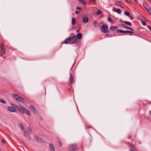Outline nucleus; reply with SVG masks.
I'll list each match as a JSON object with an SVG mask.
<instances>
[{
	"mask_svg": "<svg viewBox=\"0 0 151 151\" xmlns=\"http://www.w3.org/2000/svg\"><path fill=\"white\" fill-rule=\"evenodd\" d=\"M34 138L35 140L38 142L41 143L43 142V141L41 138H39L38 136L36 135H35Z\"/></svg>",
	"mask_w": 151,
	"mask_h": 151,
	"instance_id": "nucleus-8",
	"label": "nucleus"
},
{
	"mask_svg": "<svg viewBox=\"0 0 151 151\" xmlns=\"http://www.w3.org/2000/svg\"><path fill=\"white\" fill-rule=\"evenodd\" d=\"M129 151H137V150L135 147L133 146V145L131 144L130 146Z\"/></svg>",
	"mask_w": 151,
	"mask_h": 151,
	"instance_id": "nucleus-15",
	"label": "nucleus"
},
{
	"mask_svg": "<svg viewBox=\"0 0 151 151\" xmlns=\"http://www.w3.org/2000/svg\"><path fill=\"white\" fill-rule=\"evenodd\" d=\"M117 27L116 26H111L110 27L109 29L111 30L112 31H114L117 29Z\"/></svg>",
	"mask_w": 151,
	"mask_h": 151,
	"instance_id": "nucleus-19",
	"label": "nucleus"
},
{
	"mask_svg": "<svg viewBox=\"0 0 151 151\" xmlns=\"http://www.w3.org/2000/svg\"><path fill=\"white\" fill-rule=\"evenodd\" d=\"M125 28L126 29H130V27H128V26H125Z\"/></svg>",
	"mask_w": 151,
	"mask_h": 151,
	"instance_id": "nucleus-41",
	"label": "nucleus"
},
{
	"mask_svg": "<svg viewBox=\"0 0 151 151\" xmlns=\"http://www.w3.org/2000/svg\"><path fill=\"white\" fill-rule=\"evenodd\" d=\"M124 14L128 17H129V16L131 15L130 13L129 12L127 11L124 12Z\"/></svg>",
	"mask_w": 151,
	"mask_h": 151,
	"instance_id": "nucleus-24",
	"label": "nucleus"
},
{
	"mask_svg": "<svg viewBox=\"0 0 151 151\" xmlns=\"http://www.w3.org/2000/svg\"><path fill=\"white\" fill-rule=\"evenodd\" d=\"M76 9L77 10H79L81 11V7L77 6L76 7Z\"/></svg>",
	"mask_w": 151,
	"mask_h": 151,
	"instance_id": "nucleus-35",
	"label": "nucleus"
},
{
	"mask_svg": "<svg viewBox=\"0 0 151 151\" xmlns=\"http://www.w3.org/2000/svg\"><path fill=\"white\" fill-rule=\"evenodd\" d=\"M134 0V1L136 3H137L138 2V1L137 0Z\"/></svg>",
	"mask_w": 151,
	"mask_h": 151,
	"instance_id": "nucleus-50",
	"label": "nucleus"
},
{
	"mask_svg": "<svg viewBox=\"0 0 151 151\" xmlns=\"http://www.w3.org/2000/svg\"><path fill=\"white\" fill-rule=\"evenodd\" d=\"M30 108L32 109V111L36 113L37 111V110L32 105H30Z\"/></svg>",
	"mask_w": 151,
	"mask_h": 151,
	"instance_id": "nucleus-14",
	"label": "nucleus"
},
{
	"mask_svg": "<svg viewBox=\"0 0 151 151\" xmlns=\"http://www.w3.org/2000/svg\"><path fill=\"white\" fill-rule=\"evenodd\" d=\"M16 110H18L20 113L24 114L25 113L26 114L28 115H31L30 113L27 108L24 107L19 104L18 106L17 109H16Z\"/></svg>",
	"mask_w": 151,
	"mask_h": 151,
	"instance_id": "nucleus-2",
	"label": "nucleus"
},
{
	"mask_svg": "<svg viewBox=\"0 0 151 151\" xmlns=\"http://www.w3.org/2000/svg\"><path fill=\"white\" fill-rule=\"evenodd\" d=\"M126 143H127V144H129V142H126Z\"/></svg>",
	"mask_w": 151,
	"mask_h": 151,
	"instance_id": "nucleus-56",
	"label": "nucleus"
},
{
	"mask_svg": "<svg viewBox=\"0 0 151 151\" xmlns=\"http://www.w3.org/2000/svg\"><path fill=\"white\" fill-rule=\"evenodd\" d=\"M1 141H2V142L4 144L6 142V141L4 139H2Z\"/></svg>",
	"mask_w": 151,
	"mask_h": 151,
	"instance_id": "nucleus-39",
	"label": "nucleus"
},
{
	"mask_svg": "<svg viewBox=\"0 0 151 151\" xmlns=\"http://www.w3.org/2000/svg\"><path fill=\"white\" fill-rule=\"evenodd\" d=\"M142 23L143 25L145 26L146 25V23L145 22L142 21Z\"/></svg>",
	"mask_w": 151,
	"mask_h": 151,
	"instance_id": "nucleus-37",
	"label": "nucleus"
},
{
	"mask_svg": "<svg viewBox=\"0 0 151 151\" xmlns=\"http://www.w3.org/2000/svg\"><path fill=\"white\" fill-rule=\"evenodd\" d=\"M119 6L122 8H124V4L122 3L119 5Z\"/></svg>",
	"mask_w": 151,
	"mask_h": 151,
	"instance_id": "nucleus-32",
	"label": "nucleus"
},
{
	"mask_svg": "<svg viewBox=\"0 0 151 151\" xmlns=\"http://www.w3.org/2000/svg\"><path fill=\"white\" fill-rule=\"evenodd\" d=\"M69 151H78V150L77 145L76 144L70 145L68 147Z\"/></svg>",
	"mask_w": 151,
	"mask_h": 151,
	"instance_id": "nucleus-4",
	"label": "nucleus"
},
{
	"mask_svg": "<svg viewBox=\"0 0 151 151\" xmlns=\"http://www.w3.org/2000/svg\"><path fill=\"white\" fill-rule=\"evenodd\" d=\"M124 23L126 24L127 25H129L130 26H131L132 25V24L131 22L126 21H125Z\"/></svg>",
	"mask_w": 151,
	"mask_h": 151,
	"instance_id": "nucleus-25",
	"label": "nucleus"
},
{
	"mask_svg": "<svg viewBox=\"0 0 151 151\" xmlns=\"http://www.w3.org/2000/svg\"><path fill=\"white\" fill-rule=\"evenodd\" d=\"M89 21V19L87 17H85L83 18V22L84 23H87Z\"/></svg>",
	"mask_w": 151,
	"mask_h": 151,
	"instance_id": "nucleus-16",
	"label": "nucleus"
},
{
	"mask_svg": "<svg viewBox=\"0 0 151 151\" xmlns=\"http://www.w3.org/2000/svg\"><path fill=\"white\" fill-rule=\"evenodd\" d=\"M101 29L102 32L104 33H106L107 31H108V26L106 24L102 25Z\"/></svg>",
	"mask_w": 151,
	"mask_h": 151,
	"instance_id": "nucleus-6",
	"label": "nucleus"
},
{
	"mask_svg": "<svg viewBox=\"0 0 151 151\" xmlns=\"http://www.w3.org/2000/svg\"><path fill=\"white\" fill-rule=\"evenodd\" d=\"M10 105L11 106H13L15 108V109H17L18 107V106H17L16 105L14 104L11 103L10 104Z\"/></svg>",
	"mask_w": 151,
	"mask_h": 151,
	"instance_id": "nucleus-23",
	"label": "nucleus"
},
{
	"mask_svg": "<svg viewBox=\"0 0 151 151\" xmlns=\"http://www.w3.org/2000/svg\"><path fill=\"white\" fill-rule=\"evenodd\" d=\"M130 29H129L131 30L132 31H134V30L132 28H131V27H130Z\"/></svg>",
	"mask_w": 151,
	"mask_h": 151,
	"instance_id": "nucleus-47",
	"label": "nucleus"
},
{
	"mask_svg": "<svg viewBox=\"0 0 151 151\" xmlns=\"http://www.w3.org/2000/svg\"><path fill=\"white\" fill-rule=\"evenodd\" d=\"M93 25L96 27L100 26L99 24L96 21H94L93 22Z\"/></svg>",
	"mask_w": 151,
	"mask_h": 151,
	"instance_id": "nucleus-17",
	"label": "nucleus"
},
{
	"mask_svg": "<svg viewBox=\"0 0 151 151\" xmlns=\"http://www.w3.org/2000/svg\"><path fill=\"white\" fill-rule=\"evenodd\" d=\"M80 32V30L79 29H77L76 31L77 32Z\"/></svg>",
	"mask_w": 151,
	"mask_h": 151,
	"instance_id": "nucleus-51",
	"label": "nucleus"
},
{
	"mask_svg": "<svg viewBox=\"0 0 151 151\" xmlns=\"http://www.w3.org/2000/svg\"><path fill=\"white\" fill-rule=\"evenodd\" d=\"M12 98L15 100L21 103H27L28 102L26 99L14 93L12 95Z\"/></svg>",
	"mask_w": 151,
	"mask_h": 151,
	"instance_id": "nucleus-3",
	"label": "nucleus"
},
{
	"mask_svg": "<svg viewBox=\"0 0 151 151\" xmlns=\"http://www.w3.org/2000/svg\"><path fill=\"white\" fill-rule=\"evenodd\" d=\"M147 27L150 29V31L151 32V27L150 25H148L147 26Z\"/></svg>",
	"mask_w": 151,
	"mask_h": 151,
	"instance_id": "nucleus-38",
	"label": "nucleus"
},
{
	"mask_svg": "<svg viewBox=\"0 0 151 151\" xmlns=\"http://www.w3.org/2000/svg\"><path fill=\"white\" fill-rule=\"evenodd\" d=\"M107 20L110 22H112V19L111 17H109L108 18Z\"/></svg>",
	"mask_w": 151,
	"mask_h": 151,
	"instance_id": "nucleus-30",
	"label": "nucleus"
},
{
	"mask_svg": "<svg viewBox=\"0 0 151 151\" xmlns=\"http://www.w3.org/2000/svg\"><path fill=\"white\" fill-rule=\"evenodd\" d=\"M20 128L23 130H24V126L22 124H21L20 125Z\"/></svg>",
	"mask_w": 151,
	"mask_h": 151,
	"instance_id": "nucleus-34",
	"label": "nucleus"
},
{
	"mask_svg": "<svg viewBox=\"0 0 151 151\" xmlns=\"http://www.w3.org/2000/svg\"><path fill=\"white\" fill-rule=\"evenodd\" d=\"M150 114L151 115V111H150Z\"/></svg>",
	"mask_w": 151,
	"mask_h": 151,
	"instance_id": "nucleus-52",
	"label": "nucleus"
},
{
	"mask_svg": "<svg viewBox=\"0 0 151 151\" xmlns=\"http://www.w3.org/2000/svg\"><path fill=\"white\" fill-rule=\"evenodd\" d=\"M58 145L59 147H61L62 146V142L59 139L58 140Z\"/></svg>",
	"mask_w": 151,
	"mask_h": 151,
	"instance_id": "nucleus-21",
	"label": "nucleus"
},
{
	"mask_svg": "<svg viewBox=\"0 0 151 151\" xmlns=\"http://www.w3.org/2000/svg\"><path fill=\"white\" fill-rule=\"evenodd\" d=\"M125 1L127 2L128 3L130 2L131 1V0H125Z\"/></svg>",
	"mask_w": 151,
	"mask_h": 151,
	"instance_id": "nucleus-44",
	"label": "nucleus"
},
{
	"mask_svg": "<svg viewBox=\"0 0 151 151\" xmlns=\"http://www.w3.org/2000/svg\"><path fill=\"white\" fill-rule=\"evenodd\" d=\"M92 1H96V0H91Z\"/></svg>",
	"mask_w": 151,
	"mask_h": 151,
	"instance_id": "nucleus-53",
	"label": "nucleus"
},
{
	"mask_svg": "<svg viewBox=\"0 0 151 151\" xmlns=\"http://www.w3.org/2000/svg\"><path fill=\"white\" fill-rule=\"evenodd\" d=\"M70 77L69 78V82L68 83V84L69 85H70L73 83V77L71 75V73H70Z\"/></svg>",
	"mask_w": 151,
	"mask_h": 151,
	"instance_id": "nucleus-7",
	"label": "nucleus"
},
{
	"mask_svg": "<svg viewBox=\"0 0 151 151\" xmlns=\"http://www.w3.org/2000/svg\"><path fill=\"white\" fill-rule=\"evenodd\" d=\"M118 32L122 33H129V30H123L118 29L117 30Z\"/></svg>",
	"mask_w": 151,
	"mask_h": 151,
	"instance_id": "nucleus-11",
	"label": "nucleus"
},
{
	"mask_svg": "<svg viewBox=\"0 0 151 151\" xmlns=\"http://www.w3.org/2000/svg\"><path fill=\"white\" fill-rule=\"evenodd\" d=\"M117 10V9L115 7H114L113 8V10L116 12V11Z\"/></svg>",
	"mask_w": 151,
	"mask_h": 151,
	"instance_id": "nucleus-45",
	"label": "nucleus"
},
{
	"mask_svg": "<svg viewBox=\"0 0 151 151\" xmlns=\"http://www.w3.org/2000/svg\"><path fill=\"white\" fill-rule=\"evenodd\" d=\"M76 24V20L75 18L73 17L72 19V24L73 25H74Z\"/></svg>",
	"mask_w": 151,
	"mask_h": 151,
	"instance_id": "nucleus-20",
	"label": "nucleus"
},
{
	"mask_svg": "<svg viewBox=\"0 0 151 151\" xmlns=\"http://www.w3.org/2000/svg\"><path fill=\"white\" fill-rule=\"evenodd\" d=\"M121 22L124 23L125 21H123L121 19H120L119 20Z\"/></svg>",
	"mask_w": 151,
	"mask_h": 151,
	"instance_id": "nucleus-46",
	"label": "nucleus"
},
{
	"mask_svg": "<svg viewBox=\"0 0 151 151\" xmlns=\"http://www.w3.org/2000/svg\"><path fill=\"white\" fill-rule=\"evenodd\" d=\"M143 6L147 10L149 8H150V7L149 6V5L147 3L145 2H143Z\"/></svg>",
	"mask_w": 151,
	"mask_h": 151,
	"instance_id": "nucleus-9",
	"label": "nucleus"
},
{
	"mask_svg": "<svg viewBox=\"0 0 151 151\" xmlns=\"http://www.w3.org/2000/svg\"><path fill=\"white\" fill-rule=\"evenodd\" d=\"M31 133H29V132L28 131L27 132H25L24 133V136L25 137H27Z\"/></svg>",
	"mask_w": 151,
	"mask_h": 151,
	"instance_id": "nucleus-22",
	"label": "nucleus"
},
{
	"mask_svg": "<svg viewBox=\"0 0 151 151\" xmlns=\"http://www.w3.org/2000/svg\"><path fill=\"white\" fill-rule=\"evenodd\" d=\"M116 12L119 14H120L122 12L121 10L119 9H117L116 11Z\"/></svg>",
	"mask_w": 151,
	"mask_h": 151,
	"instance_id": "nucleus-26",
	"label": "nucleus"
},
{
	"mask_svg": "<svg viewBox=\"0 0 151 151\" xmlns=\"http://www.w3.org/2000/svg\"><path fill=\"white\" fill-rule=\"evenodd\" d=\"M76 36L78 40H80L82 38V35L81 33H80L77 34Z\"/></svg>",
	"mask_w": 151,
	"mask_h": 151,
	"instance_id": "nucleus-18",
	"label": "nucleus"
},
{
	"mask_svg": "<svg viewBox=\"0 0 151 151\" xmlns=\"http://www.w3.org/2000/svg\"><path fill=\"white\" fill-rule=\"evenodd\" d=\"M78 1L81 3L85 5H86L87 4V1L86 0H78Z\"/></svg>",
	"mask_w": 151,
	"mask_h": 151,
	"instance_id": "nucleus-12",
	"label": "nucleus"
},
{
	"mask_svg": "<svg viewBox=\"0 0 151 151\" xmlns=\"http://www.w3.org/2000/svg\"><path fill=\"white\" fill-rule=\"evenodd\" d=\"M8 110L11 112H15L16 111L15 109L13 107L11 106H9L7 107Z\"/></svg>",
	"mask_w": 151,
	"mask_h": 151,
	"instance_id": "nucleus-10",
	"label": "nucleus"
},
{
	"mask_svg": "<svg viewBox=\"0 0 151 151\" xmlns=\"http://www.w3.org/2000/svg\"><path fill=\"white\" fill-rule=\"evenodd\" d=\"M141 142H140V141H139V144H141Z\"/></svg>",
	"mask_w": 151,
	"mask_h": 151,
	"instance_id": "nucleus-54",
	"label": "nucleus"
},
{
	"mask_svg": "<svg viewBox=\"0 0 151 151\" xmlns=\"http://www.w3.org/2000/svg\"><path fill=\"white\" fill-rule=\"evenodd\" d=\"M149 14L151 15V8L150 7L147 10Z\"/></svg>",
	"mask_w": 151,
	"mask_h": 151,
	"instance_id": "nucleus-31",
	"label": "nucleus"
},
{
	"mask_svg": "<svg viewBox=\"0 0 151 151\" xmlns=\"http://www.w3.org/2000/svg\"><path fill=\"white\" fill-rule=\"evenodd\" d=\"M102 12L100 11V10H98L97 12H96V14H100Z\"/></svg>",
	"mask_w": 151,
	"mask_h": 151,
	"instance_id": "nucleus-33",
	"label": "nucleus"
},
{
	"mask_svg": "<svg viewBox=\"0 0 151 151\" xmlns=\"http://www.w3.org/2000/svg\"><path fill=\"white\" fill-rule=\"evenodd\" d=\"M73 36L72 37H69L66 38L64 41V43L65 44H72L74 43L77 40L76 36L74 35L73 33L71 34ZM63 43V42H62Z\"/></svg>",
	"mask_w": 151,
	"mask_h": 151,
	"instance_id": "nucleus-1",
	"label": "nucleus"
},
{
	"mask_svg": "<svg viewBox=\"0 0 151 151\" xmlns=\"http://www.w3.org/2000/svg\"><path fill=\"white\" fill-rule=\"evenodd\" d=\"M134 33V32L133 31H129V33Z\"/></svg>",
	"mask_w": 151,
	"mask_h": 151,
	"instance_id": "nucleus-48",
	"label": "nucleus"
},
{
	"mask_svg": "<svg viewBox=\"0 0 151 151\" xmlns=\"http://www.w3.org/2000/svg\"><path fill=\"white\" fill-rule=\"evenodd\" d=\"M126 26V25H125L124 24H121V26L122 27H124V28Z\"/></svg>",
	"mask_w": 151,
	"mask_h": 151,
	"instance_id": "nucleus-43",
	"label": "nucleus"
},
{
	"mask_svg": "<svg viewBox=\"0 0 151 151\" xmlns=\"http://www.w3.org/2000/svg\"><path fill=\"white\" fill-rule=\"evenodd\" d=\"M129 18L132 20H133V19H134V17L133 16H129Z\"/></svg>",
	"mask_w": 151,
	"mask_h": 151,
	"instance_id": "nucleus-40",
	"label": "nucleus"
},
{
	"mask_svg": "<svg viewBox=\"0 0 151 151\" xmlns=\"http://www.w3.org/2000/svg\"><path fill=\"white\" fill-rule=\"evenodd\" d=\"M106 32V33L105 35V36H109L111 34V32L109 31H107Z\"/></svg>",
	"mask_w": 151,
	"mask_h": 151,
	"instance_id": "nucleus-29",
	"label": "nucleus"
},
{
	"mask_svg": "<svg viewBox=\"0 0 151 151\" xmlns=\"http://www.w3.org/2000/svg\"><path fill=\"white\" fill-rule=\"evenodd\" d=\"M122 3L121 1H118L116 2V4L117 6H119Z\"/></svg>",
	"mask_w": 151,
	"mask_h": 151,
	"instance_id": "nucleus-28",
	"label": "nucleus"
},
{
	"mask_svg": "<svg viewBox=\"0 0 151 151\" xmlns=\"http://www.w3.org/2000/svg\"><path fill=\"white\" fill-rule=\"evenodd\" d=\"M149 0L151 2V0Z\"/></svg>",
	"mask_w": 151,
	"mask_h": 151,
	"instance_id": "nucleus-57",
	"label": "nucleus"
},
{
	"mask_svg": "<svg viewBox=\"0 0 151 151\" xmlns=\"http://www.w3.org/2000/svg\"><path fill=\"white\" fill-rule=\"evenodd\" d=\"M0 102L4 104H6L5 101L4 99H0Z\"/></svg>",
	"mask_w": 151,
	"mask_h": 151,
	"instance_id": "nucleus-27",
	"label": "nucleus"
},
{
	"mask_svg": "<svg viewBox=\"0 0 151 151\" xmlns=\"http://www.w3.org/2000/svg\"><path fill=\"white\" fill-rule=\"evenodd\" d=\"M75 13L76 14H78L79 13V12L78 10H76V11Z\"/></svg>",
	"mask_w": 151,
	"mask_h": 151,
	"instance_id": "nucleus-42",
	"label": "nucleus"
},
{
	"mask_svg": "<svg viewBox=\"0 0 151 151\" xmlns=\"http://www.w3.org/2000/svg\"><path fill=\"white\" fill-rule=\"evenodd\" d=\"M129 35H132V34H130Z\"/></svg>",
	"mask_w": 151,
	"mask_h": 151,
	"instance_id": "nucleus-55",
	"label": "nucleus"
},
{
	"mask_svg": "<svg viewBox=\"0 0 151 151\" xmlns=\"http://www.w3.org/2000/svg\"><path fill=\"white\" fill-rule=\"evenodd\" d=\"M28 131L29 132V133H32V131L31 130V129L30 127H28Z\"/></svg>",
	"mask_w": 151,
	"mask_h": 151,
	"instance_id": "nucleus-36",
	"label": "nucleus"
},
{
	"mask_svg": "<svg viewBox=\"0 0 151 151\" xmlns=\"http://www.w3.org/2000/svg\"><path fill=\"white\" fill-rule=\"evenodd\" d=\"M49 146L50 151H55L54 147L52 144L50 143V144Z\"/></svg>",
	"mask_w": 151,
	"mask_h": 151,
	"instance_id": "nucleus-13",
	"label": "nucleus"
},
{
	"mask_svg": "<svg viewBox=\"0 0 151 151\" xmlns=\"http://www.w3.org/2000/svg\"><path fill=\"white\" fill-rule=\"evenodd\" d=\"M6 52V49L4 46L2 44L0 45V55H4Z\"/></svg>",
	"mask_w": 151,
	"mask_h": 151,
	"instance_id": "nucleus-5",
	"label": "nucleus"
},
{
	"mask_svg": "<svg viewBox=\"0 0 151 151\" xmlns=\"http://www.w3.org/2000/svg\"><path fill=\"white\" fill-rule=\"evenodd\" d=\"M128 138L129 139H130L131 138V136L130 135H129L128 136Z\"/></svg>",
	"mask_w": 151,
	"mask_h": 151,
	"instance_id": "nucleus-49",
	"label": "nucleus"
}]
</instances>
